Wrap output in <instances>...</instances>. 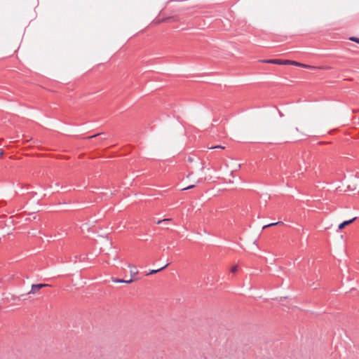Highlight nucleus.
Masks as SVG:
<instances>
[{
	"mask_svg": "<svg viewBox=\"0 0 359 359\" xmlns=\"http://www.w3.org/2000/svg\"><path fill=\"white\" fill-rule=\"evenodd\" d=\"M262 62L267 64H274L280 65H288L290 63V60H279V59H268L262 60Z\"/></svg>",
	"mask_w": 359,
	"mask_h": 359,
	"instance_id": "1",
	"label": "nucleus"
},
{
	"mask_svg": "<svg viewBox=\"0 0 359 359\" xmlns=\"http://www.w3.org/2000/svg\"><path fill=\"white\" fill-rule=\"evenodd\" d=\"M48 286L47 284H44V283H39V284H33L32 285V288H31V290L27 293L28 294H35L39 290H41V288H43L45 287Z\"/></svg>",
	"mask_w": 359,
	"mask_h": 359,
	"instance_id": "2",
	"label": "nucleus"
},
{
	"mask_svg": "<svg viewBox=\"0 0 359 359\" xmlns=\"http://www.w3.org/2000/svg\"><path fill=\"white\" fill-rule=\"evenodd\" d=\"M290 65H294V66H296V67H300L306 68V69H313V68H314V67H313V66H311V65H305V64H303V63H301V62H296V61H292V60H290Z\"/></svg>",
	"mask_w": 359,
	"mask_h": 359,
	"instance_id": "3",
	"label": "nucleus"
},
{
	"mask_svg": "<svg viewBox=\"0 0 359 359\" xmlns=\"http://www.w3.org/2000/svg\"><path fill=\"white\" fill-rule=\"evenodd\" d=\"M357 219V217H353L349 220H346V221H344L343 222H341L339 226H338V229H344L346 226L348 225V224H351V223H353L355 219Z\"/></svg>",
	"mask_w": 359,
	"mask_h": 359,
	"instance_id": "4",
	"label": "nucleus"
},
{
	"mask_svg": "<svg viewBox=\"0 0 359 359\" xmlns=\"http://www.w3.org/2000/svg\"><path fill=\"white\" fill-rule=\"evenodd\" d=\"M168 266V264H166L165 266H162L161 268H160L158 269H151V270H149V271L147 273V275L155 274V273H158L159 271H163Z\"/></svg>",
	"mask_w": 359,
	"mask_h": 359,
	"instance_id": "5",
	"label": "nucleus"
},
{
	"mask_svg": "<svg viewBox=\"0 0 359 359\" xmlns=\"http://www.w3.org/2000/svg\"><path fill=\"white\" fill-rule=\"evenodd\" d=\"M283 224V222H278L271 223V224H269L267 225L264 226L263 229H266V228L269 227V226H276V225H278V224Z\"/></svg>",
	"mask_w": 359,
	"mask_h": 359,
	"instance_id": "6",
	"label": "nucleus"
},
{
	"mask_svg": "<svg viewBox=\"0 0 359 359\" xmlns=\"http://www.w3.org/2000/svg\"><path fill=\"white\" fill-rule=\"evenodd\" d=\"M170 221H171V219L167 218V219H163L158 220L156 223L158 224H163V223H168Z\"/></svg>",
	"mask_w": 359,
	"mask_h": 359,
	"instance_id": "7",
	"label": "nucleus"
},
{
	"mask_svg": "<svg viewBox=\"0 0 359 359\" xmlns=\"http://www.w3.org/2000/svg\"><path fill=\"white\" fill-rule=\"evenodd\" d=\"M112 282L117 283H122L125 282V280L124 279L112 278Z\"/></svg>",
	"mask_w": 359,
	"mask_h": 359,
	"instance_id": "8",
	"label": "nucleus"
},
{
	"mask_svg": "<svg viewBox=\"0 0 359 359\" xmlns=\"http://www.w3.org/2000/svg\"><path fill=\"white\" fill-rule=\"evenodd\" d=\"M349 39H350L351 41H354V42H355V43H358V39H359V38H358V37H355V36H352V37H351Z\"/></svg>",
	"mask_w": 359,
	"mask_h": 359,
	"instance_id": "9",
	"label": "nucleus"
},
{
	"mask_svg": "<svg viewBox=\"0 0 359 359\" xmlns=\"http://www.w3.org/2000/svg\"><path fill=\"white\" fill-rule=\"evenodd\" d=\"M238 271V266H233L231 267V273H235Z\"/></svg>",
	"mask_w": 359,
	"mask_h": 359,
	"instance_id": "10",
	"label": "nucleus"
},
{
	"mask_svg": "<svg viewBox=\"0 0 359 359\" xmlns=\"http://www.w3.org/2000/svg\"><path fill=\"white\" fill-rule=\"evenodd\" d=\"M132 282H133V279L131 278V279L128 280H125L124 283H131Z\"/></svg>",
	"mask_w": 359,
	"mask_h": 359,
	"instance_id": "11",
	"label": "nucleus"
},
{
	"mask_svg": "<svg viewBox=\"0 0 359 359\" xmlns=\"http://www.w3.org/2000/svg\"><path fill=\"white\" fill-rule=\"evenodd\" d=\"M130 273H131V275H132V276H133V275L137 274V271L131 270V271H130Z\"/></svg>",
	"mask_w": 359,
	"mask_h": 359,
	"instance_id": "12",
	"label": "nucleus"
},
{
	"mask_svg": "<svg viewBox=\"0 0 359 359\" xmlns=\"http://www.w3.org/2000/svg\"><path fill=\"white\" fill-rule=\"evenodd\" d=\"M194 187H195L194 185H190L188 187L185 188L184 189H190L194 188Z\"/></svg>",
	"mask_w": 359,
	"mask_h": 359,
	"instance_id": "13",
	"label": "nucleus"
},
{
	"mask_svg": "<svg viewBox=\"0 0 359 359\" xmlns=\"http://www.w3.org/2000/svg\"><path fill=\"white\" fill-rule=\"evenodd\" d=\"M211 148H212V149H215V148H222V149H223L224 147H222V146L217 145V146H215V147H211Z\"/></svg>",
	"mask_w": 359,
	"mask_h": 359,
	"instance_id": "14",
	"label": "nucleus"
},
{
	"mask_svg": "<svg viewBox=\"0 0 359 359\" xmlns=\"http://www.w3.org/2000/svg\"><path fill=\"white\" fill-rule=\"evenodd\" d=\"M101 135V134H100V133H97V134L94 135H93V136H90V137H90V138L95 137H97V136H98V135Z\"/></svg>",
	"mask_w": 359,
	"mask_h": 359,
	"instance_id": "15",
	"label": "nucleus"
},
{
	"mask_svg": "<svg viewBox=\"0 0 359 359\" xmlns=\"http://www.w3.org/2000/svg\"><path fill=\"white\" fill-rule=\"evenodd\" d=\"M4 154L3 150L0 149V157L2 156Z\"/></svg>",
	"mask_w": 359,
	"mask_h": 359,
	"instance_id": "16",
	"label": "nucleus"
},
{
	"mask_svg": "<svg viewBox=\"0 0 359 359\" xmlns=\"http://www.w3.org/2000/svg\"><path fill=\"white\" fill-rule=\"evenodd\" d=\"M75 259H77V257H75ZM74 262H76V259L74 260Z\"/></svg>",
	"mask_w": 359,
	"mask_h": 359,
	"instance_id": "17",
	"label": "nucleus"
}]
</instances>
